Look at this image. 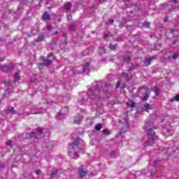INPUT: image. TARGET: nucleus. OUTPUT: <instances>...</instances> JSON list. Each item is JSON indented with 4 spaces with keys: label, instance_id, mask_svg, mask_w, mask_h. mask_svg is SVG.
<instances>
[{
    "label": "nucleus",
    "instance_id": "f257e3e1",
    "mask_svg": "<svg viewBox=\"0 0 179 179\" xmlns=\"http://www.w3.org/2000/svg\"><path fill=\"white\" fill-rule=\"evenodd\" d=\"M80 145H83V141L79 138H76L72 143L69 145V155L72 159H78L79 157L78 153L82 150L80 147Z\"/></svg>",
    "mask_w": 179,
    "mask_h": 179
},
{
    "label": "nucleus",
    "instance_id": "f03ea898",
    "mask_svg": "<svg viewBox=\"0 0 179 179\" xmlns=\"http://www.w3.org/2000/svg\"><path fill=\"white\" fill-rule=\"evenodd\" d=\"M105 87L106 90H100V88H99V85H96L93 90H90L88 92V96L90 98L94 99H96V97H94V96H96V97H98V99H100V96L102 93L103 94H108V93H110L108 92V90L111 89V85H107L105 84Z\"/></svg>",
    "mask_w": 179,
    "mask_h": 179
},
{
    "label": "nucleus",
    "instance_id": "7ed1b4c3",
    "mask_svg": "<svg viewBox=\"0 0 179 179\" xmlns=\"http://www.w3.org/2000/svg\"><path fill=\"white\" fill-rule=\"evenodd\" d=\"M150 128V122L149 120L145 121L143 129H147V134L148 135V139L150 141H147L145 143L146 146H153V142L157 140V136H156L153 129Z\"/></svg>",
    "mask_w": 179,
    "mask_h": 179
},
{
    "label": "nucleus",
    "instance_id": "20e7f679",
    "mask_svg": "<svg viewBox=\"0 0 179 179\" xmlns=\"http://www.w3.org/2000/svg\"><path fill=\"white\" fill-rule=\"evenodd\" d=\"M161 10H165V13H167L173 9V7L171 5H167L166 3H163L160 6Z\"/></svg>",
    "mask_w": 179,
    "mask_h": 179
},
{
    "label": "nucleus",
    "instance_id": "39448f33",
    "mask_svg": "<svg viewBox=\"0 0 179 179\" xmlns=\"http://www.w3.org/2000/svg\"><path fill=\"white\" fill-rule=\"evenodd\" d=\"M103 38L106 41H111L114 38V36L109 31H106L103 34Z\"/></svg>",
    "mask_w": 179,
    "mask_h": 179
},
{
    "label": "nucleus",
    "instance_id": "423d86ee",
    "mask_svg": "<svg viewBox=\"0 0 179 179\" xmlns=\"http://www.w3.org/2000/svg\"><path fill=\"white\" fill-rule=\"evenodd\" d=\"M153 59H156V55H154L151 57L149 58H145V61H144V64L148 66V65H150V63L152 62V61H153Z\"/></svg>",
    "mask_w": 179,
    "mask_h": 179
},
{
    "label": "nucleus",
    "instance_id": "0eeeda50",
    "mask_svg": "<svg viewBox=\"0 0 179 179\" xmlns=\"http://www.w3.org/2000/svg\"><path fill=\"white\" fill-rule=\"evenodd\" d=\"M78 173L80 177L83 178L85 176H86V174H87V170L83 168L79 169Z\"/></svg>",
    "mask_w": 179,
    "mask_h": 179
},
{
    "label": "nucleus",
    "instance_id": "6e6552de",
    "mask_svg": "<svg viewBox=\"0 0 179 179\" xmlns=\"http://www.w3.org/2000/svg\"><path fill=\"white\" fill-rule=\"evenodd\" d=\"M43 63L41 65L44 66H48L49 65H51V64H52V60L45 59L43 58Z\"/></svg>",
    "mask_w": 179,
    "mask_h": 179
},
{
    "label": "nucleus",
    "instance_id": "1a4fd4ad",
    "mask_svg": "<svg viewBox=\"0 0 179 179\" xmlns=\"http://www.w3.org/2000/svg\"><path fill=\"white\" fill-rule=\"evenodd\" d=\"M163 134L165 136H170L173 134V131L171 130L168 129L166 128H164Z\"/></svg>",
    "mask_w": 179,
    "mask_h": 179
},
{
    "label": "nucleus",
    "instance_id": "9d476101",
    "mask_svg": "<svg viewBox=\"0 0 179 179\" xmlns=\"http://www.w3.org/2000/svg\"><path fill=\"white\" fill-rule=\"evenodd\" d=\"M12 69H13V66H9V65H5V66L3 67V71L4 72H8V71H12Z\"/></svg>",
    "mask_w": 179,
    "mask_h": 179
},
{
    "label": "nucleus",
    "instance_id": "9b49d317",
    "mask_svg": "<svg viewBox=\"0 0 179 179\" xmlns=\"http://www.w3.org/2000/svg\"><path fill=\"white\" fill-rule=\"evenodd\" d=\"M127 107H131V108H134L135 107V102L132 100H129L128 102L126 103Z\"/></svg>",
    "mask_w": 179,
    "mask_h": 179
},
{
    "label": "nucleus",
    "instance_id": "f8f14e48",
    "mask_svg": "<svg viewBox=\"0 0 179 179\" xmlns=\"http://www.w3.org/2000/svg\"><path fill=\"white\" fill-rule=\"evenodd\" d=\"M6 113H12L13 114H16V110H15V108L11 107L6 109Z\"/></svg>",
    "mask_w": 179,
    "mask_h": 179
},
{
    "label": "nucleus",
    "instance_id": "ddd939ff",
    "mask_svg": "<svg viewBox=\"0 0 179 179\" xmlns=\"http://www.w3.org/2000/svg\"><path fill=\"white\" fill-rule=\"evenodd\" d=\"M139 67V64H131V66L129 68V71H134V69H138Z\"/></svg>",
    "mask_w": 179,
    "mask_h": 179
},
{
    "label": "nucleus",
    "instance_id": "4468645a",
    "mask_svg": "<svg viewBox=\"0 0 179 179\" xmlns=\"http://www.w3.org/2000/svg\"><path fill=\"white\" fill-rule=\"evenodd\" d=\"M65 10H71V8H72V5H71V3H67L66 4H64V6Z\"/></svg>",
    "mask_w": 179,
    "mask_h": 179
},
{
    "label": "nucleus",
    "instance_id": "2eb2a0df",
    "mask_svg": "<svg viewBox=\"0 0 179 179\" xmlns=\"http://www.w3.org/2000/svg\"><path fill=\"white\" fill-rule=\"evenodd\" d=\"M82 120H83V116H80L79 115L78 119H75L74 120V123L75 124H80V122L82 121Z\"/></svg>",
    "mask_w": 179,
    "mask_h": 179
},
{
    "label": "nucleus",
    "instance_id": "dca6fc26",
    "mask_svg": "<svg viewBox=\"0 0 179 179\" xmlns=\"http://www.w3.org/2000/svg\"><path fill=\"white\" fill-rule=\"evenodd\" d=\"M174 5V8H178L179 6V0H169Z\"/></svg>",
    "mask_w": 179,
    "mask_h": 179
},
{
    "label": "nucleus",
    "instance_id": "f3484780",
    "mask_svg": "<svg viewBox=\"0 0 179 179\" xmlns=\"http://www.w3.org/2000/svg\"><path fill=\"white\" fill-rule=\"evenodd\" d=\"M145 111L149 112V110H152V106L149 103L144 104Z\"/></svg>",
    "mask_w": 179,
    "mask_h": 179
},
{
    "label": "nucleus",
    "instance_id": "a211bd4d",
    "mask_svg": "<svg viewBox=\"0 0 179 179\" xmlns=\"http://www.w3.org/2000/svg\"><path fill=\"white\" fill-rule=\"evenodd\" d=\"M42 19L43 20H48V19H50V14L48 13H45L43 15Z\"/></svg>",
    "mask_w": 179,
    "mask_h": 179
},
{
    "label": "nucleus",
    "instance_id": "6ab92c4d",
    "mask_svg": "<svg viewBox=\"0 0 179 179\" xmlns=\"http://www.w3.org/2000/svg\"><path fill=\"white\" fill-rule=\"evenodd\" d=\"M44 38H45L44 35H39L38 38L36 39V43H40V41H44Z\"/></svg>",
    "mask_w": 179,
    "mask_h": 179
},
{
    "label": "nucleus",
    "instance_id": "aec40b11",
    "mask_svg": "<svg viewBox=\"0 0 179 179\" xmlns=\"http://www.w3.org/2000/svg\"><path fill=\"white\" fill-rule=\"evenodd\" d=\"M14 79H15L17 80H20V71H18L14 74Z\"/></svg>",
    "mask_w": 179,
    "mask_h": 179
},
{
    "label": "nucleus",
    "instance_id": "412c9836",
    "mask_svg": "<svg viewBox=\"0 0 179 179\" xmlns=\"http://www.w3.org/2000/svg\"><path fill=\"white\" fill-rule=\"evenodd\" d=\"M123 61H124V62H129V61H131V57L124 56L123 57Z\"/></svg>",
    "mask_w": 179,
    "mask_h": 179
},
{
    "label": "nucleus",
    "instance_id": "4be33fe9",
    "mask_svg": "<svg viewBox=\"0 0 179 179\" xmlns=\"http://www.w3.org/2000/svg\"><path fill=\"white\" fill-rule=\"evenodd\" d=\"M58 173V171H54L52 172L51 175H50V178H55V177H57V174Z\"/></svg>",
    "mask_w": 179,
    "mask_h": 179
},
{
    "label": "nucleus",
    "instance_id": "5701e85b",
    "mask_svg": "<svg viewBox=\"0 0 179 179\" xmlns=\"http://www.w3.org/2000/svg\"><path fill=\"white\" fill-rule=\"evenodd\" d=\"M89 66H90V64L89 63H87L83 67V72H85L86 71H88L89 70Z\"/></svg>",
    "mask_w": 179,
    "mask_h": 179
},
{
    "label": "nucleus",
    "instance_id": "b1692460",
    "mask_svg": "<svg viewBox=\"0 0 179 179\" xmlns=\"http://www.w3.org/2000/svg\"><path fill=\"white\" fill-rule=\"evenodd\" d=\"M101 128H103V127L101 126V124H97L95 126L96 131H100V129H101Z\"/></svg>",
    "mask_w": 179,
    "mask_h": 179
},
{
    "label": "nucleus",
    "instance_id": "393cba45",
    "mask_svg": "<svg viewBox=\"0 0 179 179\" xmlns=\"http://www.w3.org/2000/svg\"><path fill=\"white\" fill-rule=\"evenodd\" d=\"M69 29V30H75V29H76V25H75V24H71Z\"/></svg>",
    "mask_w": 179,
    "mask_h": 179
},
{
    "label": "nucleus",
    "instance_id": "a878e982",
    "mask_svg": "<svg viewBox=\"0 0 179 179\" xmlns=\"http://www.w3.org/2000/svg\"><path fill=\"white\" fill-rule=\"evenodd\" d=\"M108 48L110 49V50H115V48H117V44H115V45H113V44H110Z\"/></svg>",
    "mask_w": 179,
    "mask_h": 179
},
{
    "label": "nucleus",
    "instance_id": "bb28decb",
    "mask_svg": "<svg viewBox=\"0 0 179 179\" xmlns=\"http://www.w3.org/2000/svg\"><path fill=\"white\" fill-rule=\"evenodd\" d=\"M122 78H126V80H129V78H128V74L125 72L122 73Z\"/></svg>",
    "mask_w": 179,
    "mask_h": 179
},
{
    "label": "nucleus",
    "instance_id": "cd10ccee",
    "mask_svg": "<svg viewBox=\"0 0 179 179\" xmlns=\"http://www.w3.org/2000/svg\"><path fill=\"white\" fill-rule=\"evenodd\" d=\"M178 57H179V52L173 53V55H172L173 59H177V58H178Z\"/></svg>",
    "mask_w": 179,
    "mask_h": 179
},
{
    "label": "nucleus",
    "instance_id": "c85d7f7f",
    "mask_svg": "<svg viewBox=\"0 0 179 179\" xmlns=\"http://www.w3.org/2000/svg\"><path fill=\"white\" fill-rule=\"evenodd\" d=\"M106 23H107V24H113V23H114V20L109 19V20H108V22Z\"/></svg>",
    "mask_w": 179,
    "mask_h": 179
},
{
    "label": "nucleus",
    "instance_id": "c756f323",
    "mask_svg": "<svg viewBox=\"0 0 179 179\" xmlns=\"http://www.w3.org/2000/svg\"><path fill=\"white\" fill-rule=\"evenodd\" d=\"M125 22H120L119 24L120 29H122V27H125Z\"/></svg>",
    "mask_w": 179,
    "mask_h": 179
},
{
    "label": "nucleus",
    "instance_id": "7c9ffc66",
    "mask_svg": "<svg viewBox=\"0 0 179 179\" xmlns=\"http://www.w3.org/2000/svg\"><path fill=\"white\" fill-rule=\"evenodd\" d=\"M99 52H100V54H104V52H106L103 47L99 48Z\"/></svg>",
    "mask_w": 179,
    "mask_h": 179
},
{
    "label": "nucleus",
    "instance_id": "2f4dec72",
    "mask_svg": "<svg viewBox=\"0 0 179 179\" xmlns=\"http://www.w3.org/2000/svg\"><path fill=\"white\" fill-rule=\"evenodd\" d=\"M103 134L104 135H110V131H108V129H105L103 131Z\"/></svg>",
    "mask_w": 179,
    "mask_h": 179
},
{
    "label": "nucleus",
    "instance_id": "473e14b6",
    "mask_svg": "<svg viewBox=\"0 0 179 179\" xmlns=\"http://www.w3.org/2000/svg\"><path fill=\"white\" fill-rule=\"evenodd\" d=\"M155 96H159V93H160V90L159 89L155 88Z\"/></svg>",
    "mask_w": 179,
    "mask_h": 179
},
{
    "label": "nucleus",
    "instance_id": "72a5a7b5",
    "mask_svg": "<svg viewBox=\"0 0 179 179\" xmlns=\"http://www.w3.org/2000/svg\"><path fill=\"white\" fill-rule=\"evenodd\" d=\"M123 124L128 127V117L124 118Z\"/></svg>",
    "mask_w": 179,
    "mask_h": 179
},
{
    "label": "nucleus",
    "instance_id": "f704fd0d",
    "mask_svg": "<svg viewBox=\"0 0 179 179\" xmlns=\"http://www.w3.org/2000/svg\"><path fill=\"white\" fill-rule=\"evenodd\" d=\"M120 86H121V82L120 81H118L117 83H116V89H118V87H120Z\"/></svg>",
    "mask_w": 179,
    "mask_h": 179
},
{
    "label": "nucleus",
    "instance_id": "c9c22d12",
    "mask_svg": "<svg viewBox=\"0 0 179 179\" xmlns=\"http://www.w3.org/2000/svg\"><path fill=\"white\" fill-rule=\"evenodd\" d=\"M33 136H36V133L34 132L29 133V138H33Z\"/></svg>",
    "mask_w": 179,
    "mask_h": 179
},
{
    "label": "nucleus",
    "instance_id": "e433bc0d",
    "mask_svg": "<svg viewBox=\"0 0 179 179\" xmlns=\"http://www.w3.org/2000/svg\"><path fill=\"white\" fill-rule=\"evenodd\" d=\"M148 99H149V95L146 94L143 98V101H145L146 100H148Z\"/></svg>",
    "mask_w": 179,
    "mask_h": 179
},
{
    "label": "nucleus",
    "instance_id": "4c0bfd02",
    "mask_svg": "<svg viewBox=\"0 0 179 179\" xmlns=\"http://www.w3.org/2000/svg\"><path fill=\"white\" fill-rule=\"evenodd\" d=\"M35 173L37 176H38L39 174H41V170L38 169L35 171Z\"/></svg>",
    "mask_w": 179,
    "mask_h": 179
},
{
    "label": "nucleus",
    "instance_id": "58836bf2",
    "mask_svg": "<svg viewBox=\"0 0 179 179\" xmlns=\"http://www.w3.org/2000/svg\"><path fill=\"white\" fill-rule=\"evenodd\" d=\"M13 143V142L12 141H9L7 142V145L8 146H12Z\"/></svg>",
    "mask_w": 179,
    "mask_h": 179
},
{
    "label": "nucleus",
    "instance_id": "ea45409f",
    "mask_svg": "<svg viewBox=\"0 0 179 179\" xmlns=\"http://www.w3.org/2000/svg\"><path fill=\"white\" fill-rule=\"evenodd\" d=\"M159 163H160V161H159V160L154 161V166H157V164H159Z\"/></svg>",
    "mask_w": 179,
    "mask_h": 179
},
{
    "label": "nucleus",
    "instance_id": "a19ab883",
    "mask_svg": "<svg viewBox=\"0 0 179 179\" xmlns=\"http://www.w3.org/2000/svg\"><path fill=\"white\" fill-rule=\"evenodd\" d=\"M176 101H179V95H176L175 97H173Z\"/></svg>",
    "mask_w": 179,
    "mask_h": 179
},
{
    "label": "nucleus",
    "instance_id": "79ce46f5",
    "mask_svg": "<svg viewBox=\"0 0 179 179\" xmlns=\"http://www.w3.org/2000/svg\"><path fill=\"white\" fill-rule=\"evenodd\" d=\"M38 132L39 135H41L43 134V129H38Z\"/></svg>",
    "mask_w": 179,
    "mask_h": 179
},
{
    "label": "nucleus",
    "instance_id": "37998d69",
    "mask_svg": "<svg viewBox=\"0 0 179 179\" xmlns=\"http://www.w3.org/2000/svg\"><path fill=\"white\" fill-rule=\"evenodd\" d=\"M46 28L48 29V30H52V25H47Z\"/></svg>",
    "mask_w": 179,
    "mask_h": 179
},
{
    "label": "nucleus",
    "instance_id": "c03bdc74",
    "mask_svg": "<svg viewBox=\"0 0 179 179\" xmlns=\"http://www.w3.org/2000/svg\"><path fill=\"white\" fill-rule=\"evenodd\" d=\"M143 89H146L145 86L139 87L138 90L141 92V90H143Z\"/></svg>",
    "mask_w": 179,
    "mask_h": 179
},
{
    "label": "nucleus",
    "instance_id": "a18cd8bd",
    "mask_svg": "<svg viewBox=\"0 0 179 179\" xmlns=\"http://www.w3.org/2000/svg\"><path fill=\"white\" fill-rule=\"evenodd\" d=\"M144 26H145V27H149V26H150V23L145 22Z\"/></svg>",
    "mask_w": 179,
    "mask_h": 179
},
{
    "label": "nucleus",
    "instance_id": "49530a36",
    "mask_svg": "<svg viewBox=\"0 0 179 179\" xmlns=\"http://www.w3.org/2000/svg\"><path fill=\"white\" fill-rule=\"evenodd\" d=\"M32 114H34V115H36V114H43V112H40V111L34 112V113H32Z\"/></svg>",
    "mask_w": 179,
    "mask_h": 179
},
{
    "label": "nucleus",
    "instance_id": "de8ad7c7",
    "mask_svg": "<svg viewBox=\"0 0 179 179\" xmlns=\"http://www.w3.org/2000/svg\"><path fill=\"white\" fill-rule=\"evenodd\" d=\"M169 101H170L171 103H174V101H176V99H175L174 97H173V99H171L169 100Z\"/></svg>",
    "mask_w": 179,
    "mask_h": 179
},
{
    "label": "nucleus",
    "instance_id": "09e8293b",
    "mask_svg": "<svg viewBox=\"0 0 179 179\" xmlns=\"http://www.w3.org/2000/svg\"><path fill=\"white\" fill-rule=\"evenodd\" d=\"M30 82H31V83H33L36 82V78H31L30 80Z\"/></svg>",
    "mask_w": 179,
    "mask_h": 179
},
{
    "label": "nucleus",
    "instance_id": "8fccbe9b",
    "mask_svg": "<svg viewBox=\"0 0 179 179\" xmlns=\"http://www.w3.org/2000/svg\"><path fill=\"white\" fill-rule=\"evenodd\" d=\"M48 58H50V57H53V58H54V55L52 53H50L48 55Z\"/></svg>",
    "mask_w": 179,
    "mask_h": 179
},
{
    "label": "nucleus",
    "instance_id": "3c124183",
    "mask_svg": "<svg viewBox=\"0 0 179 179\" xmlns=\"http://www.w3.org/2000/svg\"><path fill=\"white\" fill-rule=\"evenodd\" d=\"M3 167H5V166L3 165V164H0V169H3Z\"/></svg>",
    "mask_w": 179,
    "mask_h": 179
},
{
    "label": "nucleus",
    "instance_id": "603ef678",
    "mask_svg": "<svg viewBox=\"0 0 179 179\" xmlns=\"http://www.w3.org/2000/svg\"><path fill=\"white\" fill-rule=\"evenodd\" d=\"M115 153V152L113 151V152L110 153V156H111V157H114V155H114Z\"/></svg>",
    "mask_w": 179,
    "mask_h": 179
},
{
    "label": "nucleus",
    "instance_id": "864d4df0",
    "mask_svg": "<svg viewBox=\"0 0 179 179\" xmlns=\"http://www.w3.org/2000/svg\"><path fill=\"white\" fill-rule=\"evenodd\" d=\"M68 19H69V20H71L72 19V16L68 15Z\"/></svg>",
    "mask_w": 179,
    "mask_h": 179
},
{
    "label": "nucleus",
    "instance_id": "5fc2aeb1",
    "mask_svg": "<svg viewBox=\"0 0 179 179\" xmlns=\"http://www.w3.org/2000/svg\"><path fill=\"white\" fill-rule=\"evenodd\" d=\"M168 21H169V18L165 17V18H164V22H168Z\"/></svg>",
    "mask_w": 179,
    "mask_h": 179
},
{
    "label": "nucleus",
    "instance_id": "6e6d98bb",
    "mask_svg": "<svg viewBox=\"0 0 179 179\" xmlns=\"http://www.w3.org/2000/svg\"><path fill=\"white\" fill-rule=\"evenodd\" d=\"M99 1L103 3V2H106V0H99Z\"/></svg>",
    "mask_w": 179,
    "mask_h": 179
},
{
    "label": "nucleus",
    "instance_id": "4d7b16f0",
    "mask_svg": "<svg viewBox=\"0 0 179 179\" xmlns=\"http://www.w3.org/2000/svg\"><path fill=\"white\" fill-rule=\"evenodd\" d=\"M59 115H62V110H60V113L59 114Z\"/></svg>",
    "mask_w": 179,
    "mask_h": 179
},
{
    "label": "nucleus",
    "instance_id": "13d9d810",
    "mask_svg": "<svg viewBox=\"0 0 179 179\" xmlns=\"http://www.w3.org/2000/svg\"><path fill=\"white\" fill-rule=\"evenodd\" d=\"M4 59H3V58H1V59H0V61L2 62V61H3Z\"/></svg>",
    "mask_w": 179,
    "mask_h": 179
},
{
    "label": "nucleus",
    "instance_id": "bf43d9fd",
    "mask_svg": "<svg viewBox=\"0 0 179 179\" xmlns=\"http://www.w3.org/2000/svg\"><path fill=\"white\" fill-rule=\"evenodd\" d=\"M55 34H58V31H56L55 32Z\"/></svg>",
    "mask_w": 179,
    "mask_h": 179
},
{
    "label": "nucleus",
    "instance_id": "052dcab7",
    "mask_svg": "<svg viewBox=\"0 0 179 179\" xmlns=\"http://www.w3.org/2000/svg\"><path fill=\"white\" fill-rule=\"evenodd\" d=\"M21 2H23L24 0H20Z\"/></svg>",
    "mask_w": 179,
    "mask_h": 179
},
{
    "label": "nucleus",
    "instance_id": "680f3d73",
    "mask_svg": "<svg viewBox=\"0 0 179 179\" xmlns=\"http://www.w3.org/2000/svg\"><path fill=\"white\" fill-rule=\"evenodd\" d=\"M174 31H176V30H173L172 32L174 33Z\"/></svg>",
    "mask_w": 179,
    "mask_h": 179
},
{
    "label": "nucleus",
    "instance_id": "e2e57ef3",
    "mask_svg": "<svg viewBox=\"0 0 179 179\" xmlns=\"http://www.w3.org/2000/svg\"><path fill=\"white\" fill-rule=\"evenodd\" d=\"M173 44H176V41H174V42L173 43Z\"/></svg>",
    "mask_w": 179,
    "mask_h": 179
},
{
    "label": "nucleus",
    "instance_id": "0e129e2a",
    "mask_svg": "<svg viewBox=\"0 0 179 179\" xmlns=\"http://www.w3.org/2000/svg\"><path fill=\"white\" fill-rule=\"evenodd\" d=\"M126 1H129V0H126Z\"/></svg>",
    "mask_w": 179,
    "mask_h": 179
}]
</instances>
